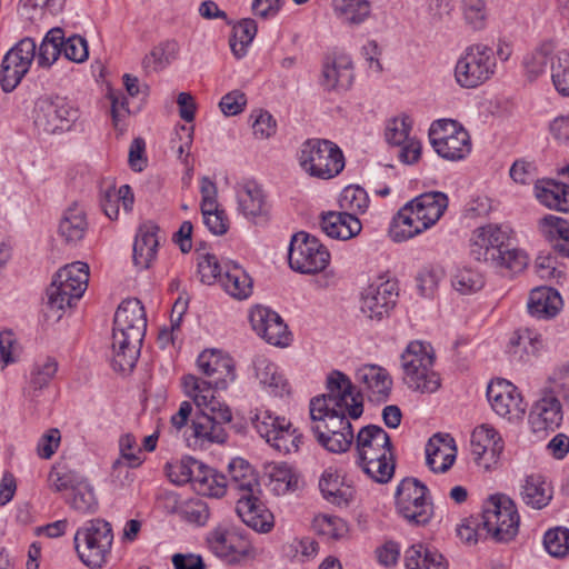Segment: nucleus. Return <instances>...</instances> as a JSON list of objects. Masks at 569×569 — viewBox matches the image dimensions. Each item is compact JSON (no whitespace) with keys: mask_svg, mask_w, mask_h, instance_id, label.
<instances>
[{"mask_svg":"<svg viewBox=\"0 0 569 569\" xmlns=\"http://www.w3.org/2000/svg\"><path fill=\"white\" fill-rule=\"evenodd\" d=\"M311 430L317 437L335 431L352 430L349 418L363 412L362 396L348 376L332 371L327 377V393L313 397L309 405Z\"/></svg>","mask_w":569,"mask_h":569,"instance_id":"nucleus-1","label":"nucleus"},{"mask_svg":"<svg viewBox=\"0 0 569 569\" xmlns=\"http://www.w3.org/2000/svg\"><path fill=\"white\" fill-rule=\"evenodd\" d=\"M147 318L140 300L132 298L118 307L112 331L113 366L116 369L131 371L140 355L146 333Z\"/></svg>","mask_w":569,"mask_h":569,"instance_id":"nucleus-2","label":"nucleus"},{"mask_svg":"<svg viewBox=\"0 0 569 569\" xmlns=\"http://www.w3.org/2000/svg\"><path fill=\"white\" fill-rule=\"evenodd\" d=\"M448 204V196L440 191L426 192L413 198L392 218L389 237L395 242H403L421 234L440 220Z\"/></svg>","mask_w":569,"mask_h":569,"instance_id":"nucleus-3","label":"nucleus"},{"mask_svg":"<svg viewBox=\"0 0 569 569\" xmlns=\"http://www.w3.org/2000/svg\"><path fill=\"white\" fill-rule=\"evenodd\" d=\"M357 465L372 480L385 483L395 471L391 441L381 428L370 425L360 429L356 438Z\"/></svg>","mask_w":569,"mask_h":569,"instance_id":"nucleus-4","label":"nucleus"},{"mask_svg":"<svg viewBox=\"0 0 569 569\" xmlns=\"http://www.w3.org/2000/svg\"><path fill=\"white\" fill-rule=\"evenodd\" d=\"M89 266L76 261L59 269L48 288V312L59 320L66 308L79 300L88 286Z\"/></svg>","mask_w":569,"mask_h":569,"instance_id":"nucleus-5","label":"nucleus"},{"mask_svg":"<svg viewBox=\"0 0 569 569\" xmlns=\"http://www.w3.org/2000/svg\"><path fill=\"white\" fill-rule=\"evenodd\" d=\"M435 353L430 345L411 341L401 355L403 381L408 388L421 393H433L441 387L435 370Z\"/></svg>","mask_w":569,"mask_h":569,"instance_id":"nucleus-6","label":"nucleus"},{"mask_svg":"<svg viewBox=\"0 0 569 569\" xmlns=\"http://www.w3.org/2000/svg\"><path fill=\"white\" fill-rule=\"evenodd\" d=\"M298 161L307 174L323 180L338 176L345 168L342 151L329 140H306L299 149Z\"/></svg>","mask_w":569,"mask_h":569,"instance_id":"nucleus-7","label":"nucleus"},{"mask_svg":"<svg viewBox=\"0 0 569 569\" xmlns=\"http://www.w3.org/2000/svg\"><path fill=\"white\" fill-rule=\"evenodd\" d=\"M73 540L78 557L83 565L100 569L107 563L113 542L109 522L101 519L90 520L77 530Z\"/></svg>","mask_w":569,"mask_h":569,"instance_id":"nucleus-8","label":"nucleus"},{"mask_svg":"<svg viewBox=\"0 0 569 569\" xmlns=\"http://www.w3.org/2000/svg\"><path fill=\"white\" fill-rule=\"evenodd\" d=\"M481 526L496 541L512 540L519 529V515L515 502L505 495H492L483 503Z\"/></svg>","mask_w":569,"mask_h":569,"instance_id":"nucleus-9","label":"nucleus"},{"mask_svg":"<svg viewBox=\"0 0 569 569\" xmlns=\"http://www.w3.org/2000/svg\"><path fill=\"white\" fill-rule=\"evenodd\" d=\"M429 139L437 154L449 161L465 159L471 151L470 136L456 120L435 121L429 129Z\"/></svg>","mask_w":569,"mask_h":569,"instance_id":"nucleus-10","label":"nucleus"},{"mask_svg":"<svg viewBox=\"0 0 569 569\" xmlns=\"http://www.w3.org/2000/svg\"><path fill=\"white\" fill-rule=\"evenodd\" d=\"M496 59L490 48L483 44L469 46L455 68V78L462 88H476L495 73Z\"/></svg>","mask_w":569,"mask_h":569,"instance_id":"nucleus-11","label":"nucleus"},{"mask_svg":"<svg viewBox=\"0 0 569 569\" xmlns=\"http://www.w3.org/2000/svg\"><path fill=\"white\" fill-rule=\"evenodd\" d=\"M428 488L415 478L403 479L396 491L398 513L410 525L423 526L433 516L432 502L428 498Z\"/></svg>","mask_w":569,"mask_h":569,"instance_id":"nucleus-12","label":"nucleus"},{"mask_svg":"<svg viewBox=\"0 0 569 569\" xmlns=\"http://www.w3.org/2000/svg\"><path fill=\"white\" fill-rule=\"evenodd\" d=\"M288 259L292 270L311 274L327 268L330 262V253L319 239L301 231L291 239Z\"/></svg>","mask_w":569,"mask_h":569,"instance_id":"nucleus-13","label":"nucleus"},{"mask_svg":"<svg viewBox=\"0 0 569 569\" xmlns=\"http://www.w3.org/2000/svg\"><path fill=\"white\" fill-rule=\"evenodd\" d=\"M79 118V110L66 98H42L34 110L36 127L48 134L69 131Z\"/></svg>","mask_w":569,"mask_h":569,"instance_id":"nucleus-14","label":"nucleus"},{"mask_svg":"<svg viewBox=\"0 0 569 569\" xmlns=\"http://www.w3.org/2000/svg\"><path fill=\"white\" fill-rule=\"evenodd\" d=\"M397 280L379 276L361 293V312L371 320L380 321L395 308L398 298Z\"/></svg>","mask_w":569,"mask_h":569,"instance_id":"nucleus-15","label":"nucleus"},{"mask_svg":"<svg viewBox=\"0 0 569 569\" xmlns=\"http://www.w3.org/2000/svg\"><path fill=\"white\" fill-rule=\"evenodd\" d=\"M487 399L492 411L500 418L518 423L527 411V402L519 389L508 380L497 379L487 388Z\"/></svg>","mask_w":569,"mask_h":569,"instance_id":"nucleus-16","label":"nucleus"},{"mask_svg":"<svg viewBox=\"0 0 569 569\" xmlns=\"http://www.w3.org/2000/svg\"><path fill=\"white\" fill-rule=\"evenodd\" d=\"M37 44L32 38L21 39L2 59L0 83L4 92L12 91L29 71L36 59Z\"/></svg>","mask_w":569,"mask_h":569,"instance_id":"nucleus-17","label":"nucleus"},{"mask_svg":"<svg viewBox=\"0 0 569 569\" xmlns=\"http://www.w3.org/2000/svg\"><path fill=\"white\" fill-rule=\"evenodd\" d=\"M511 230L488 223L476 228L470 237V254L475 260L490 264L509 241Z\"/></svg>","mask_w":569,"mask_h":569,"instance_id":"nucleus-18","label":"nucleus"},{"mask_svg":"<svg viewBox=\"0 0 569 569\" xmlns=\"http://www.w3.org/2000/svg\"><path fill=\"white\" fill-rule=\"evenodd\" d=\"M503 451V441L490 425L478 426L471 435V453L475 462L486 470L497 465Z\"/></svg>","mask_w":569,"mask_h":569,"instance_id":"nucleus-19","label":"nucleus"},{"mask_svg":"<svg viewBox=\"0 0 569 569\" xmlns=\"http://www.w3.org/2000/svg\"><path fill=\"white\" fill-rule=\"evenodd\" d=\"M231 420L229 407H213L210 411H200L192 420L193 436L201 441L223 443L228 437L224 425Z\"/></svg>","mask_w":569,"mask_h":569,"instance_id":"nucleus-20","label":"nucleus"},{"mask_svg":"<svg viewBox=\"0 0 569 569\" xmlns=\"http://www.w3.org/2000/svg\"><path fill=\"white\" fill-rule=\"evenodd\" d=\"M207 540L214 555L230 562L253 556V548L234 530L218 527L209 533Z\"/></svg>","mask_w":569,"mask_h":569,"instance_id":"nucleus-21","label":"nucleus"},{"mask_svg":"<svg viewBox=\"0 0 569 569\" xmlns=\"http://www.w3.org/2000/svg\"><path fill=\"white\" fill-rule=\"evenodd\" d=\"M353 78V64L348 54L335 53L326 58L320 81L325 90L346 91L351 87Z\"/></svg>","mask_w":569,"mask_h":569,"instance_id":"nucleus-22","label":"nucleus"},{"mask_svg":"<svg viewBox=\"0 0 569 569\" xmlns=\"http://www.w3.org/2000/svg\"><path fill=\"white\" fill-rule=\"evenodd\" d=\"M197 366L216 389H224L234 379L233 362L230 357L214 350L199 355Z\"/></svg>","mask_w":569,"mask_h":569,"instance_id":"nucleus-23","label":"nucleus"},{"mask_svg":"<svg viewBox=\"0 0 569 569\" xmlns=\"http://www.w3.org/2000/svg\"><path fill=\"white\" fill-rule=\"evenodd\" d=\"M238 208L241 213L254 222L264 221L269 214L267 196L260 184L249 180L237 187Z\"/></svg>","mask_w":569,"mask_h":569,"instance_id":"nucleus-24","label":"nucleus"},{"mask_svg":"<svg viewBox=\"0 0 569 569\" xmlns=\"http://www.w3.org/2000/svg\"><path fill=\"white\" fill-rule=\"evenodd\" d=\"M259 493L240 496L236 511L242 522L258 532H269L273 526V515L258 497Z\"/></svg>","mask_w":569,"mask_h":569,"instance_id":"nucleus-25","label":"nucleus"},{"mask_svg":"<svg viewBox=\"0 0 569 569\" xmlns=\"http://www.w3.org/2000/svg\"><path fill=\"white\" fill-rule=\"evenodd\" d=\"M562 421L560 401L555 396L543 393L529 413V423L533 432L555 430Z\"/></svg>","mask_w":569,"mask_h":569,"instance_id":"nucleus-26","label":"nucleus"},{"mask_svg":"<svg viewBox=\"0 0 569 569\" xmlns=\"http://www.w3.org/2000/svg\"><path fill=\"white\" fill-rule=\"evenodd\" d=\"M320 228L328 237L346 241L358 236L362 224L353 213L329 211L321 214Z\"/></svg>","mask_w":569,"mask_h":569,"instance_id":"nucleus-27","label":"nucleus"},{"mask_svg":"<svg viewBox=\"0 0 569 569\" xmlns=\"http://www.w3.org/2000/svg\"><path fill=\"white\" fill-rule=\"evenodd\" d=\"M456 445L449 435H435L426 446V462L435 472H446L456 460Z\"/></svg>","mask_w":569,"mask_h":569,"instance_id":"nucleus-28","label":"nucleus"},{"mask_svg":"<svg viewBox=\"0 0 569 569\" xmlns=\"http://www.w3.org/2000/svg\"><path fill=\"white\" fill-rule=\"evenodd\" d=\"M356 378L365 386L371 401L381 402L387 400L392 380L383 368L375 365L363 366L357 370Z\"/></svg>","mask_w":569,"mask_h":569,"instance_id":"nucleus-29","label":"nucleus"},{"mask_svg":"<svg viewBox=\"0 0 569 569\" xmlns=\"http://www.w3.org/2000/svg\"><path fill=\"white\" fill-rule=\"evenodd\" d=\"M159 228L147 222L138 229L133 243V262L140 269H148L157 256Z\"/></svg>","mask_w":569,"mask_h":569,"instance_id":"nucleus-30","label":"nucleus"},{"mask_svg":"<svg viewBox=\"0 0 569 569\" xmlns=\"http://www.w3.org/2000/svg\"><path fill=\"white\" fill-rule=\"evenodd\" d=\"M562 305V298L556 289L537 287L530 291L527 308L535 318L550 319L559 313Z\"/></svg>","mask_w":569,"mask_h":569,"instance_id":"nucleus-31","label":"nucleus"},{"mask_svg":"<svg viewBox=\"0 0 569 569\" xmlns=\"http://www.w3.org/2000/svg\"><path fill=\"white\" fill-rule=\"evenodd\" d=\"M89 223L87 213L78 203L68 207L59 222L58 233L67 244H76L84 238Z\"/></svg>","mask_w":569,"mask_h":569,"instance_id":"nucleus-32","label":"nucleus"},{"mask_svg":"<svg viewBox=\"0 0 569 569\" xmlns=\"http://www.w3.org/2000/svg\"><path fill=\"white\" fill-rule=\"evenodd\" d=\"M181 385L184 393L192 398L200 411H210L213 407L214 409L217 407H228L214 397V390L217 389L208 380L193 375H186L181 379Z\"/></svg>","mask_w":569,"mask_h":569,"instance_id":"nucleus-33","label":"nucleus"},{"mask_svg":"<svg viewBox=\"0 0 569 569\" xmlns=\"http://www.w3.org/2000/svg\"><path fill=\"white\" fill-rule=\"evenodd\" d=\"M535 196L543 206L569 212V186L555 180H537Z\"/></svg>","mask_w":569,"mask_h":569,"instance_id":"nucleus-34","label":"nucleus"},{"mask_svg":"<svg viewBox=\"0 0 569 569\" xmlns=\"http://www.w3.org/2000/svg\"><path fill=\"white\" fill-rule=\"evenodd\" d=\"M539 230L562 257H569V222L560 217L548 214L540 219Z\"/></svg>","mask_w":569,"mask_h":569,"instance_id":"nucleus-35","label":"nucleus"},{"mask_svg":"<svg viewBox=\"0 0 569 569\" xmlns=\"http://www.w3.org/2000/svg\"><path fill=\"white\" fill-rule=\"evenodd\" d=\"M405 566L407 569H448L442 555L422 543L412 545L406 550Z\"/></svg>","mask_w":569,"mask_h":569,"instance_id":"nucleus-36","label":"nucleus"},{"mask_svg":"<svg viewBox=\"0 0 569 569\" xmlns=\"http://www.w3.org/2000/svg\"><path fill=\"white\" fill-rule=\"evenodd\" d=\"M552 488L541 475H530L521 489L522 501L532 509H542L552 499Z\"/></svg>","mask_w":569,"mask_h":569,"instance_id":"nucleus-37","label":"nucleus"},{"mask_svg":"<svg viewBox=\"0 0 569 569\" xmlns=\"http://www.w3.org/2000/svg\"><path fill=\"white\" fill-rule=\"evenodd\" d=\"M323 497L331 503L348 505L355 497V488L331 470H326L319 481Z\"/></svg>","mask_w":569,"mask_h":569,"instance_id":"nucleus-38","label":"nucleus"},{"mask_svg":"<svg viewBox=\"0 0 569 569\" xmlns=\"http://www.w3.org/2000/svg\"><path fill=\"white\" fill-rule=\"evenodd\" d=\"M230 482L228 485L240 496L260 493V485L251 466L243 459H233L229 463Z\"/></svg>","mask_w":569,"mask_h":569,"instance_id":"nucleus-39","label":"nucleus"},{"mask_svg":"<svg viewBox=\"0 0 569 569\" xmlns=\"http://www.w3.org/2000/svg\"><path fill=\"white\" fill-rule=\"evenodd\" d=\"M227 487L226 476L202 463V468H199V473H197L193 482V489L199 495L221 498L224 496Z\"/></svg>","mask_w":569,"mask_h":569,"instance_id":"nucleus-40","label":"nucleus"},{"mask_svg":"<svg viewBox=\"0 0 569 569\" xmlns=\"http://www.w3.org/2000/svg\"><path fill=\"white\" fill-rule=\"evenodd\" d=\"M120 206L126 213L132 209L133 193L128 184H123L119 189L109 188L102 196L101 208L109 219L117 220L119 218Z\"/></svg>","mask_w":569,"mask_h":569,"instance_id":"nucleus-41","label":"nucleus"},{"mask_svg":"<svg viewBox=\"0 0 569 569\" xmlns=\"http://www.w3.org/2000/svg\"><path fill=\"white\" fill-rule=\"evenodd\" d=\"M120 458L112 465V476L119 478L124 469L128 476V468H136L141 465V449L137 446L136 438L130 435L121 436L119 440Z\"/></svg>","mask_w":569,"mask_h":569,"instance_id":"nucleus-42","label":"nucleus"},{"mask_svg":"<svg viewBox=\"0 0 569 569\" xmlns=\"http://www.w3.org/2000/svg\"><path fill=\"white\" fill-rule=\"evenodd\" d=\"M226 292L236 299H246L252 292V280L250 276L239 266L228 267L223 277L220 278Z\"/></svg>","mask_w":569,"mask_h":569,"instance_id":"nucleus-43","label":"nucleus"},{"mask_svg":"<svg viewBox=\"0 0 569 569\" xmlns=\"http://www.w3.org/2000/svg\"><path fill=\"white\" fill-rule=\"evenodd\" d=\"M267 487L274 496L293 492L298 487V478L287 465H272L267 471Z\"/></svg>","mask_w":569,"mask_h":569,"instance_id":"nucleus-44","label":"nucleus"},{"mask_svg":"<svg viewBox=\"0 0 569 569\" xmlns=\"http://www.w3.org/2000/svg\"><path fill=\"white\" fill-rule=\"evenodd\" d=\"M63 39L64 34L60 28H53L47 32L36 53L37 63L40 67L48 68L56 62L62 53Z\"/></svg>","mask_w":569,"mask_h":569,"instance_id":"nucleus-45","label":"nucleus"},{"mask_svg":"<svg viewBox=\"0 0 569 569\" xmlns=\"http://www.w3.org/2000/svg\"><path fill=\"white\" fill-rule=\"evenodd\" d=\"M336 14L346 23L360 24L371 12L369 0H337Z\"/></svg>","mask_w":569,"mask_h":569,"instance_id":"nucleus-46","label":"nucleus"},{"mask_svg":"<svg viewBox=\"0 0 569 569\" xmlns=\"http://www.w3.org/2000/svg\"><path fill=\"white\" fill-rule=\"evenodd\" d=\"M257 23L252 19H242L232 29L230 38V48L232 53L239 59L246 56L248 47L257 34Z\"/></svg>","mask_w":569,"mask_h":569,"instance_id":"nucleus-47","label":"nucleus"},{"mask_svg":"<svg viewBox=\"0 0 569 569\" xmlns=\"http://www.w3.org/2000/svg\"><path fill=\"white\" fill-rule=\"evenodd\" d=\"M199 468H202V462L191 457L182 458L179 461L167 463V476L171 482L176 485H186L190 482L193 486Z\"/></svg>","mask_w":569,"mask_h":569,"instance_id":"nucleus-48","label":"nucleus"},{"mask_svg":"<svg viewBox=\"0 0 569 569\" xmlns=\"http://www.w3.org/2000/svg\"><path fill=\"white\" fill-rule=\"evenodd\" d=\"M496 258L497 259L491 261L489 266L510 273L521 272L526 269L529 261V258L523 250L510 248L508 242H506L505 248H501L499 257Z\"/></svg>","mask_w":569,"mask_h":569,"instance_id":"nucleus-49","label":"nucleus"},{"mask_svg":"<svg viewBox=\"0 0 569 569\" xmlns=\"http://www.w3.org/2000/svg\"><path fill=\"white\" fill-rule=\"evenodd\" d=\"M551 80L562 97H569V51L559 50L551 58Z\"/></svg>","mask_w":569,"mask_h":569,"instance_id":"nucleus-50","label":"nucleus"},{"mask_svg":"<svg viewBox=\"0 0 569 569\" xmlns=\"http://www.w3.org/2000/svg\"><path fill=\"white\" fill-rule=\"evenodd\" d=\"M58 371L56 359L47 357L34 362L29 377V388L33 391L48 387Z\"/></svg>","mask_w":569,"mask_h":569,"instance_id":"nucleus-51","label":"nucleus"},{"mask_svg":"<svg viewBox=\"0 0 569 569\" xmlns=\"http://www.w3.org/2000/svg\"><path fill=\"white\" fill-rule=\"evenodd\" d=\"M340 208L348 212L357 214L365 213L369 207V197L366 190L358 186L346 187L339 197Z\"/></svg>","mask_w":569,"mask_h":569,"instance_id":"nucleus-52","label":"nucleus"},{"mask_svg":"<svg viewBox=\"0 0 569 569\" xmlns=\"http://www.w3.org/2000/svg\"><path fill=\"white\" fill-rule=\"evenodd\" d=\"M83 480L84 478L81 475L64 465L54 466L48 477L49 486L54 491L69 489L73 491Z\"/></svg>","mask_w":569,"mask_h":569,"instance_id":"nucleus-53","label":"nucleus"},{"mask_svg":"<svg viewBox=\"0 0 569 569\" xmlns=\"http://www.w3.org/2000/svg\"><path fill=\"white\" fill-rule=\"evenodd\" d=\"M301 442V435L292 428L290 421H286L274 435L271 436V440L268 442L279 452L290 453L296 452L299 449Z\"/></svg>","mask_w":569,"mask_h":569,"instance_id":"nucleus-54","label":"nucleus"},{"mask_svg":"<svg viewBox=\"0 0 569 569\" xmlns=\"http://www.w3.org/2000/svg\"><path fill=\"white\" fill-rule=\"evenodd\" d=\"M177 51L176 42H166L146 56L142 66L148 72L161 70L176 59Z\"/></svg>","mask_w":569,"mask_h":569,"instance_id":"nucleus-55","label":"nucleus"},{"mask_svg":"<svg viewBox=\"0 0 569 569\" xmlns=\"http://www.w3.org/2000/svg\"><path fill=\"white\" fill-rule=\"evenodd\" d=\"M465 22L479 31L486 28L488 11L486 0H460Z\"/></svg>","mask_w":569,"mask_h":569,"instance_id":"nucleus-56","label":"nucleus"},{"mask_svg":"<svg viewBox=\"0 0 569 569\" xmlns=\"http://www.w3.org/2000/svg\"><path fill=\"white\" fill-rule=\"evenodd\" d=\"M312 527L316 532L329 539L343 538L348 532L347 523L337 516L318 515L312 521Z\"/></svg>","mask_w":569,"mask_h":569,"instance_id":"nucleus-57","label":"nucleus"},{"mask_svg":"<svg viewBox=\"0 0 569 569\" xmlns=\"http://www.w3.org/2000/svg\"><path fill=\"white\" fill-rule=\"evenodd\" d=\"M286 421L287 419L284 417L274 416L272 411L264 408L257 409L252 418L256 430L267 442L271 440V436L274 435Z\"/></svg>","mask_w":569,"mask_h":569,"instance_id":"nucleus-58","label":"nucleus"},{"mask_svg":"<svg viewBox=\"0 0 569 569\" xmlns=\"http://www.w3.org/2000/svg\"><path fill=\"white\" fill-rule=\"evenodd\" d=\"M543 546L550 556L565 557L569 552V529L557 527L548 530L543 537Z\"/></svg>","mask_w":569,"mask_h":569,"instance_id":"nucleus-59","label":"nucleus"},{"mask_svg":"<svg viewBox=\"0 0 569 569\" xmlns=\"http://www.w3.org/2000/svg\"><path fill=\"white\" fill-rule=\"evenodd\" d=\"M509 346L522 348L526 353L535 355L542 348V336L537 330L519 328L512 333Z\"/></svg>","mask_w":569,"mask_h":569,"instance_id":"nucleus-60","label":"nucleus"},{"mask_svg":"<svg viewBox=\"0 0 569 569\" xmlns=\"http://www.w3.org/2000/svg\"><path fill=\"white\" fill-rule=\"evenodd\" d=\"M180 517L197 526H203L210 516L209 507L206 501L199 498L184 501L179 508Z\"/></svg>","mask_w":569,"mask_h":569,"instance_id":"nucleus-61","label":"nucleus"},{"mask_svg":"<svg viewBox=\"0 0 569 569\" xmlns=\"http://www.w3.org/2000/svg\"><path fill=\"white\" fill-rule=\"evenodd\" d=\"M269 345L284 348L290 345L291 333L282 318L278 316L268 328H264L259 335Z\"/></svg>","mask_w":569,"mask_h":569,"instance_id":"nucleus-62","label":"nucleus"},{"mask_svg":"<svg viewBox=\"0 0 569 569\" xmlns=\"http://www.w3.org/2000/svg\"><path fill=\"white\" fill-rule=\"evenodd\" d=\"M483 283L482 274L468 268L458 270L452 278V287L463 295L480 290Z\"/></svg>","mask_w":569,"mask_h":569,"instance_id":"nucleus-63","label":"nucleus"},{"mask_svg":"<svg viewBox=\"0 0 569 569\" xmlns=\"http://www.w3.org/2000/svg\"><path fill=\"white\" fill-rule=\"evenodd\" d=\"M412 122L408 116L390 119L386 126V139L390 144L400 146L409 141Z\"/></svg>","mask_w":569,"mask_h":569,"instance_id":"nucleus-64","label":"nucleus"}]
</instances>
